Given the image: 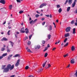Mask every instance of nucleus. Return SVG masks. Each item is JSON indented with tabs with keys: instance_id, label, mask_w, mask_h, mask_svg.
Here are the masks:
<instances>
[{
	"instance_id": "f257e3e1",
	"label": "nucleus",
	"mask_w": 77,
	"mask_h": 77,
	"mask_svg": "<svg viewBox=\"0 0 77 77\" xmlns=\"http://www.w3.org/2000/svg\"><path fill=\"white\" fill-rule=\"evenodd\" d=\"M14 68V65H13L12 66L10 64H8L7 65V67L5 68L4 69L3 72H8L9 71V69L10 70H11L13 69Z\"/></svg>"
},
{
	"instance_id": "f03ea898",
	"label": "nucleus",
	"mask_w": 77,
	"mask_h": 77,
	"mask_svg": "<svg viewBox=\"0 0 77 77\" xmlns=\"http://www.w3.org/2000/svg\"><path fill=\"white\" fill-rule=\"evenodd\" d=\"M20 59H18V60L17 61V62L15 64V66H19V64H20Z\"/></svg>"
},
{
	"instance_id": "7ed1b4c3",
	"label": "nucleus",
	"mask_w": 77,
	"mask_h": 77,
	"mask_svg": "<svg viewBox=\"0 0 77 77\" xmlns=\"http://www.w3.org/2000/svg\"><path fill=\"white\" fill-rule=\"evenodd\" d=\"M71 29V28L70 26L67 27L66 29V32H70Z\"/></svg>"
},
{
	"instance_id": "20e7f679",
	"label": "nucleus",
	"mask_w": 77,
	"mask_h": 77,
	"mask_svg": "<svg viewBox=\"0 0 77 77\" xmlns=\"http://www.w3.org/2000/svg\"><path fill=\"white\" fill-rule=\"evenodd\" d=\"M24 27H23L20 30V33H25V31H24Z\"/></svg>"
},
{
	"instance_id": "39448f33",
	"label": "nucleus",
	"mask_w": 77,
	"mask_h": 77,
	"mask_svg": "<svg viewBox=\"0 0 77 77\" xmlns=\"http://www.w3.org/2000/svg\"><path fill=\"white\" fill-rule=\"evenodd\" d=\"M47 5L46 4L43 3L40 6V8H42L43 6H45Z\"/></svg>"
},
{
	"instance_id": "423d86ee",
	"label": "nucleus",
	"mask_w": 77,
	"mask_h": 77,
	"mask_svg": "<svg viewBox=\"0 0 77 77\" xmlns=\"http://www.w3.org/2000/svg\"><path fill=\"white\" fill-rule=\"evenodd\" d=\"M5 2H5V0H1L0 1V3H1L3 4V5H5Z\"/></svg>"
},
{
	"instance_id": "0eeeda50",
	"label": "nucleus",
	"mask_w": 77,
	"mask_h": 77,
	"mask_svg": "<svg viewBox=\"0 0 77 77\" xmlns=\"http://www.w3.org/2000/svg\"><path fill=\"white\" fill-rule=\"evenodd\" d=\"M68 2L69 5H71L72 2V0H69Z\"/></svg>"
},
{
	"instance_id": "6e6552de",
	"label": "nucleus",
	"mask_w": 77,
	"mask_h": 77,
	"mask_svg": "<svg viewBox=\"0 0 77 77\" xmlns=\"http://www.w3.org/2000/svg\"><path fill=\"white\" fill-rule=\"evenodd\" d=\"M2 41H8V39L5 37H4L1 40Z\"/></svg>"
},
{
	"instance_id": "1a4fd4ad",
	"label": "nucleus",
	"mask_w": 77,
	"mask_h": 77,
	"mask_svg": "<svg viewBox=\"0 0 77 77\" xmlns=\"http://www.w3.org/2000/svg\"><path fill=\"white\" fill-rule=\"evenodd\" d=\"M25 30H26V33L27 34V33H29V29H27V28H26L25 29Z\"/></svg>"
},
{
	"instance_id": "9d476101",
	"label": "nucleus",
	"mask_w": 77,
	"mask_h": 77,
	"mask_svg": "<svg viewBox=\"0 0 77 77\" xmlns=\"http://www.w3.org/2000/svg\"><path fill=\"white\" fill-rule=\"evenodd\" d=\"M70 62L71 63L73 64V63H74V59H72L71 60Z\"/></svg>"
},
{
	"instance_id": "9b49d317",
	"label": "nucleus",
	"mask_w": 77,
	"mask_h": 77,
	"mask_svg": "<svg viewBox=\"0 0 77 77\" xmlns=\"http://www.w3.org/2000/svg\"><path fill=\"white\" fill-rule=\"evenodd\" d=\"M47 62V61L46 60L44 63L43 64L42 66L43 68H44V67H45V64H46Z\"/></svg>"
},
{
	"instance_id": "f8f14e48",
	"label": "nucleus",
	"mask_w": 77,
	"mask_h": 77,
	"mask_svg": "<svg viewBox=\"0 0 77 77\" xmlns=\"http://www.w3.org/2000/svg\"><path fill=\"white\" fill-rule=\"evenodd\" d=\"M40 47H41L40 46V45H37V46H35V49H37V48L39 49L40 48Z\"/></svg>"
},
{
	"instance_id": "ddd939ff",
	"label": "nucleus",
	"mask_w": 77,
	"mask_h": 77,
	"mask_svg": "<svg viewBox=\"0 0 77 77\" xmlns=\"http://www.w3.org/2000/svg\"><path fill=\"white\" fill-rule=\"evenodd\" d=\"M69 36V33H67L65 35V37L66 38L67 36Z\"/></svg>"
},
{
	"instance_id": "4468645a",
	"label": "nucleus",
	"mask_w": 77,
	"mask_h": 77,
	"mask_svg": "<svg viewBox=\"0 0 77 77\" xmlns=\"http://www.w3.org/2000/svg\"><path fill=\"white\" fill-rule=\"evenodd\" d=\"M75 50V48L74 47V46H73L71 47V50L72 51H74Z\"/></svg>"
},
{
	"instance_id": "2eb2a0df",
	"label": "nucleus",
	"mask_w": 77,
	"mask_h": 77,
	"mask_svg": "<svg viewBox=\"0 0 77 77\" xmlns=\"http://www.w3.org/2000/svg\"><path fill=\"white\" fill-rule=\"evenodd\" d=\"M14 57H20V54H16L14 56Z\"/></svg>"
},
{
	"instance_id": "dca6fc26",
	"label": "nucleus",
	"mask_w": 77,
	"mask_h": 77,
	"mask_svg": "<svg viewBox=\"0 0 77 77\" xmlns=\"http://www.w3.org/2000/svg\"><path fill=\"white\" fill-rule=\"evenodd\" d=\"M73 34H75V28H73Z\"/></svg>"
},
{
	"instance_id": "f3484780",
	"label": "nucleus",
	"mask_w": 77,
	"mask_h": 77,
	"mask_svg": "<svg viewBox=\"0 0 77 77\" xmlns=\"http://www.w3.org/2000/svg\"><path fill=\"white\" fill-rule=\"evenodd\" d=\"M70 9H71V7H68L67 9V12H69V11L70 10Z\"/></svg>"
},
{
	"instance_id": "a211bd4d",
	"label": "nucleus",
	"mask_w": 77,
	"mask_h": 77,
	"mask_svg": "<svg viewBox=\"0 0 77 77\" xmlns=\"http://www.w3.org/2000/svg\"><path fill=\"white\" fill-rule=\"evenodd\" d=\"M62 11V8H60L59 9L58 12L59 13H60Z\"/></svg>"
},
{
	"instance_id": "6ab92c4d",
	"label": "nucleus",
	"mask_w": 77,
	"mask_h": 77,
	"mask_svg": "<svg viewBox=\"0 0 77 77\" xmlns=\"http://www.w3.org/2000/svg\"><path fill=\"white\" fill-rule=\"evenodd\" d=\"M7 53H10L11 52V49L9 48V49H7Z\"/></svg>"
},
{
	"instance_id": "aec40b11",
	"label": "nucleus",
	"mask_w": 77,
	"mask_h": 77,
	"mask_svg": "<svg viewBox=\"0 0 77 77\" xmlns=\"http://www.w3.org/2000/svg\"><path fill=\"white\" fill-rule=\"evenodd\" d=\"M5 67H6V65H2V69H4L5 68Z\"/></svg>"
},
{
	"instance_id": "412c9836",
	"label": "nucleus",
	"mask_w": 77,
	"mask_h": 77,
	"mask_svg": "<svg viewBox=\"0 0 77 77\" xmlns=\"http://www.w3.org/2000/svg\"><path fill=\"white\" fill-rule=\"evenodd\" d=\"M7 53H6L5 54H3L2 55V57H5V56H7Z\"/></svg>"
},
{
	"instance_id": "4be33fe9",
	"label": "nucleus",
	"mask_w": 77,
	"mask_h": 77,
	"mask_svg": "<svg viewBox=\"0 0 77 77\" xmlns=\"http://www.w3.org/2000/svg\"><path fill=\"white\" fill-rule=\"evenodd\" d=\"M12 5H10L9 6V9H10V10H11V9H12Z\"/></svg>"
},
{
	"instance_id": "5701e85b",
	"label": "nucleus",
	"mask_w": 77,
	"mask_h": 77,
	"mask_svg": "<svg viewBox=\"0 0 77 77\" xmlns=\"http://www.w3.org/2000/svg\"><path fill=\"white\" fill-rule=\"evenodd\" d=\"M48 39H50V38H51V35L49 34L48 35Z\"/></svg>"
},
{
	"instance_id": "b1692460",
	"label": "nucleus",
	"mask_w": 77,
	"mask_h": 77,
	"mask_svg": "<svg viewBox=\"0 0 77 77\" xmlns=\"http://www.w3.org/2000/svg\"><path fill=\"white\" fill-rule=\"evenodd\" d=\"M48 67H46V69H47L48 68H50V67L51 66V65H50V64H49L48 65Z\"/></svg>"
},
{
	"instance_id": "393cba45",
	"label": "nucleus",
	"mask_w": 77,
	"mask_h": 77,
	"mask_svg": "<svg viewBox=\"0 0 77 77\" xmlns=\"http://www.w3.org/2000/svg\"><path fill=\"white\" fill-rule=\"evenodd\" d=\"M75 3H73L72 5V8H74L75 6Z\"/></svg>"
},
{
	"instance_id": "a878e982",
	"label": "nucleus",
	"mask_w": 77,
	"mask_h": 77,
	"mask_svg": "<svg viewBox=\"0 0 77 77\" xmlns=\"http://www.w3.org/2000/svg\"><path fill=\"white\" fill-rule=\"evenodd\" d=\"M42 69H40L38 70V72H42Z\"/></svg>"
},
{
	"instance_id": "bb28decb",
	"label": "nucleus",
	"mask_w": 77,
	"mask_h": 77,
	"mask_svg": "<svg viewBox=\"0 0 77 77\" xmlns=\"http://www.w3.org/2000/svg\"><path fill=\"white\" fill-rule=\"evenodd\" d=\"M49 28H50L49 30H52V26H51V25H50Z\"/></svg>"
},
{
	"instance_id": "cd10ccee",
	"label": "nucleus",
	"mask_w": 77,
	"mask_h": 77,
	"mask_svg": "<svg viewBox=\"0 0 77 77\" xmlns=\"http://www.w3.org/2000/svg\"><path fill=\"white\" fill-rule=\"evenodd\" d=\"M36 21H37V19L34 20L32 22V24H34V23H35V22H36Z\"/></svg>"
},
{
	"instance_id": "c85d7f7f",
	"label": "nucleus",
	"mask_w": 77,
	"mask_h": 77,
	"mask_svg": "<svg viewBox=\"0 0 77 77\" xmlns=\"http://www.w3.org/2000/svg\"><path fill=\"white\" fill-rule=\"evenodd\" d=\"M5 50V48H2L1 50V51H4V50Z\"/></svg>"
},
{
	"instance_id": "c756f323",
	"label": "nucleus",
	"mask_w": 77,
	"mask_h": 77,
	"mask_svg": "<svg viewBox=\"0 0 77 77\" xmlns=\"http://www.w3.org/2000/svg\"><path fill=\"white\" fill-rule=\"evenodd\" d=\"M23 11H20L19 12V13L20 14H22V13H23Z\"/></svg>"
},
{
	"instance_id": "7c9ffc66",
	"label": "nucleus",
	"mask_w": 77,
	"mask_h": 77,
	"mask_svg": "<svg viewBox=\"0 0 77 77\" xmlns=\"http://www.w3.org/2000/svg\"><path fill=\"white\" fill-rule=\"evenodd\" d=\"M67 41H68V38H66L64 41V42H66Z\"/></svg>"
},
{
	"instance_id": "2f4dec72",
	"label": "nucleus",
	"mask_w": 77,
	"mask_h": 77,
	"mask_svg": "<svg viewBox=\"0 0 77 77\" xmlns=\"http://www.w3.org/2000/svg\"><path fill=\"white\" fill-rule=\"evenodd\" d=\"M17 2H18V3H21L20 1H23V0H16Z\"/></svg>"
},
{
	"instance_id": "473e14b6",
	"label": "nucleus",
	"mask_w": 77,
	"mask_h": 77,
	"mask_svg": "<svg viewBox=\"0 0 77 77\" xmlns=\"http://www.w3.org/2000/svg\"><path fill=\"white\" fill-rule=\"evenodd\" d=\"M27 51L28 52H29V53H32V52L31 51H30V49H28Z\"/></svg>"
},
{
	"instance_id": "72a5a7b5",
	"label": "nucleus",
	"mask_w": 77,
	"mask_h": 77,
	"mask_svg": "<svg viewBox=\"0 0 77 77\" xmlns=\"http://www.w3.org/2000/svg\"><path fill=\"white\" fill-rule=\"evenodd\" d=\"M68 45V43H67L65 45H64V47H66L67 45Z\"/></svg>"
},
{
	"instance_id": "f704fd0d",
	"label": "nucleus",
	"mask_w": 77,
	"mask_h": 77,
	"mask_svg": "<svg viewBox=\"0 0 77 77\" xmlns=\"http://www.w3.org/2000/svg\"><path fill=\"white\" fill-rule=\"evenodd\" d=\"M29 69V66H27L25 67V69Z\"/></svg>"
},
{
	"instance_id": "c9c22d12",
	"label": "nucleus",
	"mask_w": 77,
	"mask_h": 77,
	"mask_svg": "<svg viewBox=\"0 0 77 77\" xmlns=\"http://www.w3.org/2000/svg\"><path fill=\"white\" fill-rule=\"evenodd\" d=\"M47 49H48V47H45V49L44 50V51H46V50H47Z\"/></svg>"
},
{
	"instance_id": "e433bc0d",
	"label": "nucleus",
	"mask_w": 77,
	"mask_h": 77,
	"mask_svg": "<svg viewBox=\"0 0 77 77\" xmlns=\"http://www.w3.org/2000/svg\"><path fill=\"white\" fill-rule=\"evenodd\" d=\"M42 42L43 44H44L45 43V42L44 40H42Z\"/></svg>"
},
{
	"instance_id": "4c0bfd02",
	"label": "nucleus",
	"mask_w": 77,
	"mask_h": 77,
	"mask_svg": "<svg viewBox=\"0 0 77 77\" xmlns=\"http://www.w3.org/2000/svg\"><path fill=\"white\" fill-rule=\"evenodd\" d=\"M10 32H11V30H9L8 31V35H10Z\"/></svg>"
},
{
	"instance_id": "58836bf2",
	"label": "nucleus",
	"mask_w": 77,
	"mask_h": 77,
	"mask_svg": "<svg viewBox=\"0 0 77 77\" xmlns=\"http://www.w3.org/2000/svg\"><path fill=\"white\" fill-rule=\"evenodd\" d=\"M48 55V54H47V53H46L45 55V57H47V56Z\"/></svg>"
},
{
	"instance_id": "ea45409f",
	"label": "nucleus",
	"mask_w": 77,
	"mask_h": 77,
	"mask_svg": "<svg viewBox=\"0 0 77 77\" xmlns=\"http://www.w3.org/2000/svg\"><path fill=\"white\" fill-rule=\"evenodd\" d=\"M68 56V54H66V55H63L64 57H66V56Z\"/></svg>"
},
{
	"instance_id": "a19ab883",
	"label": "nucleus",
	"mask_w": 77,
	"mask_h": 77,
	"mask_svg": "<svg viewBox=\"0 0 77 77\" xmlns=\"http://www.w3.org/2000/svg\"><path fill=\"white\" fill-rule=\"evenodd\" d=\"M31 44V42L30 41H28V44L29 45H30Z\"/></svg>"
},
{
	"instance_id": "79ce46f5",
	"label": "nucleus",
	"mask_w": 77,
	"mask_h": 77,
	"mask_svg": "<svg viewBox=\"0 0 77 77\" xmlns=\"http://www.w3.org/2000/svg\"><path fill=\"white\" fill-rule=\"evenodd\" d=\"M60 7V5H57V8H59Z\"/></svg>"
},
{
	"instance_id": "37998d69",
	"label": "nucleus",
	"mask_w": 77,
	"mask_h": 77,
	"mask_svg": "<svg viewBox=\"0 0 77 77\" xmlns=\"http://www.w3.org/2000/svg\"><path fill=\"white\" fill-rule=\"evenodd\" d=\"M33 20H32L31 21H29L30 24H32V23H33Z\"/></svg>"
},
{
	"instance_id": "c03bdc74",
	"label": "nucleus",
	"mask_w": 77,
	"mask_h": 77,
	"mask_svg": "<svg viewBox=\"0 0 77 77\" xmlns=\"http://www.w3.org/2000/svg\"><path fill=\"white\" fill-rule=\"evenodd\" d=\"M39 17V14L35 15V17L38 18V17Z\"/></svg>"
},
{
	"instance_id": "a18cd8bd",
	"label": "nucleus",
	"mask_w": 77,
	"mask_h": 77,
	"mask_svg": "<svg viewBox=\"0 0 77 77\" xmlns=\"http://www.w3.org/2000/svg\"><path fill=\"white\" fill-rule=\"evenodd\" d=\"M68 2V0H66L65 3L64 4V5H66V3Z\"/></svg>"
},
{
	"instance_id": "49530a36",
	"label": "nucleus",
	"mask_w": 77,
	"mask_h": 77,
	"mask_svg": "<svg viewBox=\"0 0 77 77\" xmlns=\"http://www.w3.org/2000/svg\"><path fill=\"white\" fill-rule=\"evenodd\" d=\"M74 20H72L71 22V24H74Z\"/></svg>"
},
{
	"instance_id": "de8ad7c7",
	"label": "nucleus",
	"mask_w": 77,
	"mask_h": 77,
	"mask_svg": "<svg viewBox=\"0 0 77 77\" xmlns=\"http://www.w3.org/2000/svg\"><path fill=\"white\" fill-rule=\"evenodd\" d=\"M75 75L76 77H77V70L76 71V72L75 74Z\"/></svg>"
},
{
	"instance_id": "09e8293b",
	"label": "nucleus",
	"mask_w": 77,
	"mask_h": 77,
	"mask_svg": "<svg viewBox=\"0 0 77 77\" xmlns=\"http://www.w3.org/2000/svg\"><path fill=\"white\" fill-rule=\"evenodd\" d=\"M59 42H60V41H59L58 42H56L55 43V44H56V45L57 44H59Z\"/></svg>"
},
{
	"instance_id": "8fccbe9b",
	"label": "nucleus",
	"mask_w": 77,
	"mask_h": 77,
	"mask_svg": "<svg viewBox=\"0 0 77 77\" xmlns=\"http://www.w3.org/2000/svg\"><path fill=\"white\" fill-rule=\"evenodd\" d=\"M10 59H11V57H8V58L7 60H9Z\"/></svg>"
},
{
	"instance_id": "3c124183",
	"label": "nucleus",
	"mask_w": 77,
	"mask_h": 77,
	"mask_svg": "<svg viewBox=\"0 0 77 77\" xmlns=\"http://www.w3.org/2000/svg\"><path fill=\"white\" fill-rule=\"evenodd\" d=\"M31 37H32V35H30V36H29V39H31Z\"/></svg>"
},
{
	"instance_id": "603ef678",
	"label": "nucleus",
	"mask_w": 77,
	"mask_h": 77,
	"mask_svg": "<svg viewBox=\"0 0 77 77\" xmlns=\"http://www.w3.org/2000/svg\"><path fill=\"white\" fill-rule=\"evenodd\" d=\"M12 56H13V54H11V55H10L9 56V57H12Z\"/></svg>"
},
{
	"instance_id": "864d4df0",
	"label": "nucleus",
	"mask_w": 77,
	"mask_h": 77,
	"mask_svg": "<svg viewBox=\"0 0 77 77\" xmlns=\"http://www.w3.org/2000/svg\"><path fill=\"white\" fill-rule=\"evenodd\" d=\"M11 44L12 45V47H13V45H14V43L12 42V43H11Z\"/></svg>"
},
{
	"instance_id": "5fc2aeb1",
	"label": "nucleus",
	"mask_w": 77,
	"mask_h": 77,
	"mask_svg": "<svg viewBox=\"0 0 77 77\" xmlns=\"http://www.w3.org/2000/svg\"><path fill=\"white\" fill-rule=\"evenodd\" d=\"M3 56H1L0 57V60H1V59H3Z\"/></svg>"
},
{
	"instance_id": "6e6d98bb",
	"label": "nucleus",
	"mask_w": 77,
	"mask_h": 77,
	"mask_svg": "<svg viewBox=\"0 0 77 77\" xmlns=\"http://www.w3.org/2000/svg\"><path fill=\"white\" fill-rule=\"evenodd\" d=\"M45 22H44L42 23V25H43V26L44 25V24H45Z\"/></svg>"
},
{
	"instance_id": "4d7b16f0",
	"label": "nucleus",
	"mask_w": 77,
	"mask_h": 77,
	"mask_svg": "<svg viewBox=\"0 0 77 77\" xmlns=\"http://www.w3.org/2000/svg\"><path fill=\"white\" fill-rule=\"evenodd\" d=\"M56 48H53L52 50L53 51H54V50H56Z\"/></svg>"
},
{
	"instance_id": "13d9d810",
	"label": "nucleus",
	"mask_w": 77,
	"mask_h": 77,
	"mask_svg": "<svg viewBox=\"0 0 77 77\" xmlns=\"http://www.w3.org/2000/svg\"><path fill=\"white\" fill-rule=\"evenodd\" d=\"M45 16L47 17H50V15H45Z\"/></svg>"
},
{
	"instance_id": "bf43d9fd",
	"label": "nucleus",
	"mask_w": 77,
	"mask_h": 77,
	"mask_svg": "<svg viewBox=\"0 0 77 77\" xmlns=\"http://www.w3.org/2000/svg\"><path fill=\"white\" fill-rule=\"evenodd\" d=\"M28 77H34V76L32 75H29Z\"/></svg>"
},
{
	"instance_id": "052dcab7",
	"label": "nucleus",
	"mask_w": 77,
	"mask_h": 77,
	"mask_svg": "<svg viewBox=\"0 0 77 77\" xmlns=\"http://www.w3.org/2000/svg\"><path fill=\"white\" fill-rule=\"evenodd\" d=\"M44 20H45V18H42V21H44Z\"/></svg>"
},
{
	"instance_id": "680f3d73",
	"label": "nucleus",
	"mask_w": 77,
	"mask_h": 77,
	"mask_svg": "<svg viewBox=\"0 0 77 77\" xmlns=\"http://www.w3.org/2000/svg\"><path fill=\"white\" fill-rule=\"evenodd\" d=\"M47 47H48V48H49V47H50V45L48 44L47 45Z\"/></svg>"
},
{
	"instance_id": "e2e57ef3",
	"label": "nucleus",
	"mask_w": 77,
	"mask_h": 77,
	"mask_svg": "<svg viewBox=\"0 0 77 77\" xmlns=\"http://www.w3.org/2000/svg\"><path fill=\"white\" fill-rule=\"evenodd\" d=\"M16 33L17 34V35H18V34H20V32H17Z\"/></svg>"
},
{
	"instance_id": "0e129e2a",
	"label": "nucleus",
	"mask_w": 77,
	"mask_h": 77,
	"mask_svg": "<svg viewBox=\"0 0 77 77\" xmlns=\"http://www.w3.org/2000/svg\"><path fill=\"white\" fill-rule=\"evenodd\" d=\"M15 77V75H13L11 76L10 77Z\"/></svg>"
},
{
	"instance_id": "69168bd1",
	"label": "nucleus",
	"mask_w": 77,
	"mask_h": 77,
	"mask_svg": "<svg viewBox=\"0 0 77 77\" xmlns=\"http://www.w3.org/2000/svg\"><path fill=\"white\" fill-rule=\"evenodd\" d=\"M50 18H52V15L51 14H50Z\"/></svg>"
},
{
	"instance_id": "338daca9",
	"label": "nucleus",
	"mask_w": 77,
	"mask_h": 77,
	"mask_svg": "<svg viewBox=\"0 0 77 77\" xmlns=\"http://www.w3.org/2000/svg\"><path fill=\"white\" fill-rule=\"evenodd\" d=\"M75 26H77V22H76L75 23Z\"/></svg>"
},
{
	"instance_id": "774afa93",
	"label": "nucleus",
	"mask_w": 77,
	"mask_h": 77,
	"mask_svg": "<svg viewBox=\"0 0 77 77\" xmlns=\"http://www.w3.org/2000/svg\"><path fill=\"white\" fill-rule=\"evenodd\" d=\"M15 38H17V35L15 34Z\"/></svg>"
}]
</instances>
